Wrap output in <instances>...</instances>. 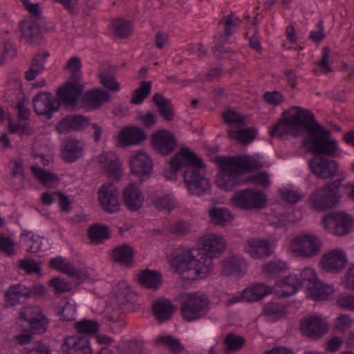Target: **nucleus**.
<instances>
[{
    "label": "nucleus",
    "mask_w": 354,
    "mask_h": 354,
    "mask_svg": "<svg viewBox=\"0 0 354 354\" xmlns=\"http://www.w3.org/2000/svg\"><path fill=\"white\" fill-rule=\"evenodd\" d=\"M218 25L223 24V33L218 32L220 39H230V37L236 32L242 24V20L233 12L224 16L219 21Z\"/></svg>",
    "instance_id": "f704fd0d"
},
{
    "label": "nucleus",
    "mask_w": 354,
    "mask_h": 354,
    "mask_svg": "<svg viewBox=\"0 0 354 354\" xmlns=\"http://www.w3.org/2000/svg\"><path fill=\"white\" fill-rule=\"evenodd\" d=\"M97 194L101 207L105 212L113 214L120 210L119 191L115 185L110 183H104Z\"/></svg>",
    "instance_id": "4468645a"
},
{
    "label": "nucleus",
    "mask_w": 354,
    "mask_h": 354,
    "mask_svg": "<svg viewBox=\"0 0 354 354\" xmlns=\"http://www.w3.org/2000/svg\"><path fill=\"white\" fill-rule=\"evenodd\" d=\"M333 59L330 56V48L328 46H324L322 49L321 59L317 62V65L319 68L322 73L328 75L333 72L332 64Z\"/></svg>",
    "instance_id": "3c124183"
},
{
    "label": "nucleus",
    "mask_w": 354,
    "mask_h": 354,
    "mask_svg": "<svg viewBox=\"0 0 354 354\" xmlns=\"http://www.w3.org/2000/svg\"><path fill=\"white\" fill-rule=\"evenodd\" d=\"M344 288L354 291V264H350L342 281Z\"/></svg>",
    "instance_id": "774afa93"
},
{
    "label": "nucleus",
    "mask_w": 354,
    "mask_h": 354,
    "mask_svg": "<svg viewBox=\"0 0 354 354\" xmlns=\"http://www.w3.org/2000/svg\"><path fill=\"white\" fill-rule=\"evenodd\" d=\"M138 280L142 287L156 291L161 286L162 277L158 271L145 269L138 273Z\"/></svg>",
    "instance_id": "7c9ffc66"
},
{
    "label": "nucleus",
    "mask_w": 354,
    "mask_h": 354,
    "mask_svg": "<svg viewBox=\"0 0 354 354\" xmlns=\"http://www.w3.org/2000/svg\"><path fill=\"white\" fill-rule=\"evenodd\" d=\"M322 223L327 230L337 236L349 234L354 226L353 217L343 211L332 212L323 217Z\"/></svg>",
    "instance_id": "9b49d317"
},
{
    "label": "nucleus",
    "mask_w": 354,
    "mask_h": 354,
    "mask_svg": "<svg viewBox=\"0 0 354 354\" xmlns=\"http://www.w3.org/2000/svg\"><path fill=\"white\" fill-rule=\"evenodd\" d=\"M176 306L167 299H158L152 306L153 315L159 322L170 319L176 310Z\"/></svg>",
    "instance_id": "2f4dec72"
},
{
    "label": "nucleus",
    "mask_w": 354,
    "mask_h": 354,
    "mask_svg": "<svg viewBox=\"0 0 354 354\" xmlns=\"http://www.w3.org/2000/svg\"><path fill=\"white\" fill-rule=\"evenodd\" d=\"M205 168L203 159L188 147H182L170 162V169L175 173L183 171L187 189L192 195L201 196L210 192V183L201 173Z\"/></svg>",
    "instance_id": "f03ea898"
},
{
    "label": "nucleus",
    "mask_w": 354,
    "mask_h": 354,
    "mask_svg": "<svg viewBox=\"0 0 354 354\" xmlns=\"http://www.w3.org/2000/svg\"><path fill=\"white\" fill-rule=\"evenodd\" d=\"M151 91V82L142 81L136 88L130 100L131 104H140L148 97Z\"/></svg>",
    "instance_id": "09e8293b"
},
{
    "label": "nucleus",
    "mask_w": 354,
    "mask_h": 354,
    "mask_svg": "<svg viewBox=\"0 0 354 354\" xmlns=\"http://www.w3.org/2000/svg\"><path fill=\"white\" fill-rule=\"evenodd\" d=\"M49 266L52 269L58 270L62 273L68 275L75 274L73 271L71 270V269H73V265L61 256L52 258L50 260Z\"/></svg>",
    "instance_id": "864d4df0"
},
{
    "label": "nucleus",
    "mask_w": 354,
    "mask_h": 354,
    "mask_svg": "<svg viewBox=\"0 0 354 354\" xmlns=\"http://www.w3.org/2000/svg\"><path fill=\"white\" fill-rule=\"evenodd\" d=\"M223 273L225 275L243 276L247 270V263L245 259L241 257H230L222 262Z\"/></svg>",
    "instance_id": "72a5a7b5"
},
{
    "label": "nucleus",
    "mask_w": 354,
    "mask_h": 354,
    "mask_svg": "<svg viewBox=\"0 0 354 354\" xmlns=\"http://www.w3.org/2000/svg\"><path fill=\"white\" fill-rule=\"evenodd\" d=\"M131 174L142 183L147 180L153 171V160L146 153L139 152L131 157L129 161Z\"/></svg>",
    "instance_id": "f3484780"
},
{
    "label": "nucleus",
    "mask_w": 354,
    "mask_h": 354,
    "mask_svg": "<svg viewBox=\"0 0 354 354\" xmlns=\"http://www.w3.org/2000/svg\"><path fill=\"white\" fill-rule=\"evenodd\" d=\"M214 161L218 168L216 183L220 189L225 191H233L243 183L240 178L243 174L259 168L257 161L250 156H216Z\"/></svg>",
    "instance_id": "7ed1b4c3"
},
{
    "label": "nucleus",
    "mask_w": 354,
    "mask_h": 354,
    "mask_svg": "<svg viewBox=\"0 0 354 354\" xmlns=\"http://www.w3.org/2000/svg\"><path fill=\"white\" fill-rule=\"evenodd\" d=\"M307 109L298 106L283 111L281 117L270 131V136L282 138L288 134L297 136L301 133L303 117Z\"/></svg>",
    "instance_id": "39448f33"
},
{
    "label": "nucleus",
    "mask_w": 354,
    "mask_h": 354,
    "mask_svg": "<svg viewBox=\"0 0 354 354\" xmlns=\"http://www.w3.org/2000/svg\"><path fill=\"white\" fill-rule=\"evenodd\" d=\"M288 269L287 264L281 261H270L263 265L262 271L268 279H274L282 276Z\"/></svg>",
    "instance_id": "ea45409f"
},
{
    "label": "nucleus",
    "mask_w": 354,
    "mask_h": 354,
    "mask_svg": "<svg viewBox=\"0 0 354 354\" xmlns=\"http://www.w3.org/2000/svg\"><path fill=\"white\" fill-rule=\"evenodd\" d=\"M82 61L79 57H71L67 62L66 68L71 72L69 80L80 82L82 75Z\"/></svg>",
    "instance_id": "5fc2aeb1"
},
{
    "label": "nucleus",
    "mask_w": 354,
    "mask_h": 354,
    "mask_svg": "<svg viewBox=\"0 0 354 354\" xmlns=\"http://www.w3.org/2000/svg\"><path fill=\"white\" fill-rule=\"evenodd\" d=\"M31 295V290L21 283L12 285L5 292L4 301L7 307L23 303Z\"/></svg>",
    "instance_id": "393cba45"
},
{
    "label": "nucleus",
    "mask_w": 354,
    "mask_h": 354,
    "mask_svg": "<svg viewBox=\"0 0 354 354\" xmlns=\"http://www.w3.org/2000/svg\"><path fill=\"white\" fill-rule=\"evenodd\" d=\"M328 330L326 322L317 316H310L301 320L300 330L308 337L319 339L326 334Z\"/></svg>",
    "instance_id": "6ab92c4d"
},
{
    "label": "nucleus",
    "mask_w": 354,
    "mask_h": 354,
    "mask_svg": "<svg viewBox=\"0 0 354 354\" xmlns=\"http://www.w3.org/2000/svg\"><path fill=\"white\" fill-rule=\"evenodd\" d=\"M256 133L257 131L252 128L230 129L227 131V136L230 139L237 140L242 145L245 146L254 140Z\"/></svg>",
    "instance_id": "37998d69"
},
{
    "label": "nucleus",
    "mask_w": 354,
    "mask_h": 354,
    "mask_svg": "<svg viewBox=\"0 0 354 354\" xmlns=\"http://www.w3.org/2000/svg\"><path fill=\"white\" fill-rule=\"evenodd\" d=\"M308 164L310 172L317 179L333 181L343 178L344 181L346 178L345 174L339 172V164L336 160L323 156H314Z\"/></svg>",
    "instance_id": "6e6552de"
},
{
    "label": "nucleus",
    "mask_w": 354,
    "mask_h": 354,
    "mask_svg": "<svg viewBox=\"0 0 354 354\" xmlns=\"http://www.w3.org/2000/svg\"><path fill=\"white\" fill-rule=\"evenodd\" d=\"M48 286L53 288L55 294H62L71 290V284L59 277H53L48 281Z\"/></svg>",
    "instance_id": "e2e57ef3"
},
{
    "label": "nucleus",
    "mask_w": 354,
    "mask_h": 354,
    "mask_svg": "<svg viewBox=\"0 0 354 354\" xmlns=\"http://www.w3.org/2000/svg\"><path fill=\"white\" fill-rule=\"evenodd\" d=\"M202 252L193 254L191 249L183 251L174 259V266L181 271L194 270L199 278H205L213 269V259L219 257L226 248L223 236L209 234L200 239Z\"/></svg>",
    "instance_id": "f257e3e1"
},
{
    "label": "nucleus",
    "mask_w": 354,
    "mask_h": 354,
    "mask_svg": "<svg viewBox=\"0 0 354 354\" xmlns=\"http://www.w3.org/2000/svg\"><path fill=\"white\" fill-rule=\"evenodd\" d=\"M75 329L79 334L90 335L100 330V324L97 321L83 319L75 324Z\"/></svg>",
    "instance_id": "603ef678"
},
{
    "label": "nucleus",
    "mask_w": 354,
    "mask_h": 354,
    "mask_svg": "<svg viewBox=\"0 0 354 354\" xmlns=\"http://www.w3.org/2000/svg\"><path fill=\"white\" fill-rule=\"evenodd\" d=\"M343 178L336 180L328 181L326 185L315 189L309 201L313 209L326 211L335 207L339 202L342 195L340 189L343 187Z\"/></svg>",
    "instance_id": "20e7f679"
},
{
    "label": "nucleus",
    "mask_w": 354,
    "mask_h": 354,
    "mask_svg": "<svg viewBox=\"0 0 354 354\" xmlns=\"http://www.w3.org/2000/svg\"><path fill=\"white\" fill-rule=\"evenodd\" d=\"M32 106L35 113L50 120L55 112L59 111L56 97L48 91H40L32 98Z\"/></svg>",
    "instance_id": "ddd939ff"
},
{
    "label": "nucleus",
    "mask_w": 354,
    "mask_h": 354,
    "mask_svg": "<svg viewBox=\"0 0 354 354\" xmlns=\"http://www.w3.org/2000/svg\"><path fill=\"white\" fill-rule=\"evenodd\" d=\"M209 216L214 225L223 227L230 225L234 219L230 211L226 207H212L209 211Z\"/></svg>",
    "instance_id": "58836bf2"
},
{
    "label": "nucleus",
    "mask_w": 354,
    "mask_h": 354,
    "mask_svg": "<svg viewBox=\"0 0 354 354\" xmlns=\"http://www.w3.org/2000/svg\"><path fill=\"white\" fill-rule=\"evenodd\" d=\"M19 28L22 37L29 44H37L42 39L41 28L36 22L21 21L19 23Z\"/></svg>",
    "instance_id": "473e14b6"
},
{
    "label": "nucleus",
    "mask_w": 354,
    "mask_h": 354,
    "mask_svg": "<svg viewBox=\"0 0 354 354\" xmlns=\"http://www.w3.org/2000/svg\"><path fill=\"white\" fill-rule=\"evenodd\" d=\"M88 237L93 245L103 243L110 239L109 227L106 225L95 223L88 229Z\"/></svg>",
    "instance_id": "4c0bfd02"
},
{
    "label": "nucleus",
    "mask_w": 354,
    "mask_h": 354,
    "mask_svg": "<svg viewBox=\"0 0 354 354\" xmlns=\"http://www.w3.org/2000/svg\"><path fill=\"white\" fill-rule=\"evenodd\" d=\"M151 142L153 149L165 156L172 153L177 146V140L174 135L165 129L153 133L151 136Z\"/></svg>",
    "instance_id": "dca6fc26"
},
{
    "label": "nucleus",
    "mask_w": 354,
    "mask_h": 354,
    "mask_svg": "<svg viewBox=\"0 0 354 354\" xmlns=\"http://www.w3.org/2000/svg\"><path fill=\"white\" fill-rule=\"evenodd\" d=\"M339 149V145L337 140L331 138H324L321 145L315 153V156H326L334 157Z\"/></svg>",
    "instance_id": "a18cd8bd"
},
{
    "label": "nucleus",
    "mask_w": 354,
    "mask_h": 354,
    "mask_svg": "<svg viewBox=\"0 0 354 354\" xmlns=\"http://www.w3.org/2000/svg\"><path fill=\"white\" fill-rule=\"evenodd\" d=\"M111 95L107 91L102 88H93L87 91L81 99V106L87 111L100 109L110 100Z\"/></svg>",
    "instance_id": "412c9836"
},
{
    "label": "nucleus",
    "mask_w": 354,
    "mask_h": 354,
    "mask_svg": "<svg viewBox=\"0 0 354 354\" xmlns=\"http://www.w3.org/2000/svg\"><path fill=\"white\" fill-rule=\"evenodd\" d=\"M244 337L236 336L234 333H229L224 339V344L225 346L226 352H234L241 349L244 343Z\"/></svg>",
    "instance_id": "4d7b16f0"
},
{
    "label": "nucleus",
    "mask_w": 354,
    "mask_h": 354,
    "mask_svg": "<svg viewBox=\"0 0 354 354\" xmlns=\"http://www.w3.org/2000/svg\"><path fill=\"white\" fill-rule=\"evenodd\" d=\"M324 270L331 273H339L347 265V257L344 252L334 249L325 254L321 259Z\"/></svg>",
    "instance_id": "aec40b11"
},
{
    "label": "nucleus",
    "mask_w": 354,
    "mask_h": 354,
    "mask_svg": "<svg viewBox=\"0 0 354 354\" xmlns=\"http://www.w3.org/2000/svg\"><path fill=\"white\" fill-rule=\"evenodd\" d=\"M223 119L224 122L228 126H235L236 127H243L246 126L245 118L240 115L236 111L234 110L225 111L223 114Z\"/></svg>",
    "instance_id": "6e6d98bb"
},
{
    "label": "nucleus",
    "mask_w": 354,
    "mask_h": 354,
    "mask_svg": "<svg viewBox=\"0 0 354 354\" xmlns=\"http://www.w3.org/2000/svg\"><path fill=\"white\" fill-rule=\"evenodd\" d=\"M57 313L62 321L70 322L75 319L76 309L74 305L67 301L64 306L57 307Z\"/></svg>",
    "instance_id": "052dcab7"
},
{
    "label": "nucleus",
    "mask_w": 354,
    "mask_h": 354,
    "mask_svg": "<svg viewBox=\"0 0 354 354\" xmlns=\"http://www.w3.org/2000/svg\"><path fill=\"white\" fill-rule=\"evenodd\" d=\"M99 163L103 172L109 177L120 179L122 176V165L113 151H106L99 156Z\"/></svg>",
    "instance_id": "5701e85b"
},
{
    "label": "nucleus",
    "mask_w": 354,
    "mask_h": 354,
    "mask_svg": "<svg viewBox=\"0 0 354 354\" xmlns=\"http://www.w3.org/2000/svg\"><path fill=\"white\" fill-rule=\"evenodd\" d=\"M153 103L157 106L160 115L165 121H172L175 116L172 102L163 95L156 93L152 97Z\"/></svg>",
    "instance_id": "c9c22d12"
},
{
    "label": "nucleus",
    "mask_w": 354,
    "mask_h": 354,
    "mask_svg": "<svg viewBox=\"0 0 354 354\" xmlns=\"http://www.w3.org/2000/svg\"><path fill=\"white\" fill-rule=\"evenodd\" d=\"M306 131L307 135L302 141L304 148L315 154L324 138H330L332 133L330 130L321 126L315 120L313 113L308 110L303 117L301 133Z\"/></svg>",
    "instance_id": "423d86ee"
},
{
    "label": "nucleus",
    "mask_w": 354,
    "mask_h": 354,
    "mask_svg": "<svg viewBox=\"0 0 354 354\" xmlns=\"http://www.w3.org/2000/svg\"><path fill=\"white\" fill-rule=\"evenodd\" d=\"M135 250L127 243L118 245L111 250V258L113 261L126 268L134 266Z\"/></svg>",
    "instance_id": "b1692460"
},
{
    "label": "nucleus",
    "mask_w": 354,
    "mask_h": 354,
    "mask_svg": "<svg viewBox=\"0 0 354 354\" xmlns=\"http://www.w3.org/2000/svg\"><path fill=\"white\" fill-rule=\"evenodd\" d=\"M84 85L80 82L69 80L56 91V102L59 111L60 106L66 110L73 111L77 105L80 97L84 91Z\"/></svg>",
    "instance_id": "9d476101"
},
{
    "label": "nucleus",
    "mask_w": 354,
    "mask_h": 354,
    "mask_svg": "<svg viewBox=\"0 0 354 354\" xmlns=\"http://www.w3.org/2000/svg\"><path fill=\"white\" fill-rule=\"evenodd\" d=\"M88 124V119L82 115H69L62 118L56 125L59 133H66L71 131H78Z\"/></svg>",
    "instance_id": "bb28decb"
},
{
    "label": "nucleus",
    "mask_w": 354,
    "mask_h": 354,
    "mask_svg": "<svg viewBox=\"0 0 354 354\" xmlns=\"http://www.w3.org/2000/svg\"><path fill=\"white\" fill-rule=\"evenodd\" d=\"M122 195L124 203L129 210L137 212L143 206V194L134 184H131L125 187Z\"/></svg>",
    "instance_id": "a878e982"
},
{
    "label": "nucleus",
    "mask_w": 354,
    "mask_h": 354,
    "mask_svg": "<svg viewBox=\"0 0 354 354\" xmlns=\"http://www.w3.org/2000/svg\"><path fill=\"white\" fill-rule=\"evenodd\" d=\"M318 279L315 271L310 268L303 269L300 272L299 277H298L299 283H301V287L306 288L310 285L311 282H315Z\"/></svg>",
    "instance_id": "680f3d73"
},
{
    "label": "nucleus",
    "mask_w": 354,
    "mask_h": 354,
    "mask_svg": "<svg viewBox=\"0 0 354 354\" xmlns=\"http://www.w3.org/2000/svg\"><path fill=\"white\" fill-rule=\"evenodd\" d=\"M61 349L64 354H92L93 353L88 338L82 335L65 337Z\"/></svg>",
    "instance_id": "a211bd4d"
},
{
    "label": "nucleus",
    "mask_w": 354,
    "mask_h": 354,
    "mask_svg": "<svg viewBox=\"0 0 354 354\" xmlns=\"http://www.w3.org/2000/svg\"><path fill=\"white\" fill-rule=\"evenodd\" d=\"M279 286L281 288L280 295L288 297L297 292L301 283L296 275L290 274L279 282Z\"/></svg>",
    "instance_id": "a19ab883"
},
{
    "label": "nucleus",
    "mask_w": 354,
    "mask_h": 354,
    "mask_svg": "<svg viewBox=\"0 0 354 354\" xmlns=\"http://www.w3.org/2000/svg\"><path fill=\"white\" fill-rule=\"evenodd\" d=\"M30 170L37 180L43 185L48 183H55L59 180L58 176L53 172L46 170L38 165H32Z\"/></svg>",
    "instance_id": "49530a36"
},
{
    "label": "nucleus",
    "mask_w": 354,
    "mask_h": 354,
    "mask_svg": "<svg viewBox=\"0 0 354 354\" xmlns=\"http://www.w3.org/2000/svg\"><path fill=\"white\" fill-rule=\"evenodd\" d=\"M100 78V82L104 87L113 91H118L120 90V84L113 75L108 73H101Z\"/></svg>",
    "instance_id": "0e129e2a"
},
{
    "label": "nucleus",
    "mask_w": 354,
    "mask_h": 354,
    "mask_svg": "<svg viewBox=\"0 0 354 354\" xmlns=\"http://www.w3.org/2000/svg\"><path fill=\"white\" fill-rule=\"evenodd\" d=\"M337 303L341 308L354 310V295H342L337 299Z\"/></svg>",
    "instance_id": "338daca9"
},
{
    "label": "nucleus",
    "mask_w": 354,
    "mask_h": 354,
    "mask_svg": "<svg viewBox=\"0 0 354 354\" xmlns=\"http://www.w3.org/2000/svg\"><path fill=\"white\" fill-rule=\"evenodd\" d=\"M272 292L273 288L272 286H266L262 283H257L244 289L240 297L241 300L250 303L260 301Z\"/></svg>",
    "instance_id": "cd10ccee"
},
{
    "label": "nucleus",
    "mask_w": 354,
    "mask_h": 354,
    "mask_svg": "<svg viewBox=\"0 0 354 354\" xmlns=\"http://www.w3.org/2000/svg\"><path fill=\"white\" fill-rule=\"evenodd\" d=\"M245 251L254 259H267L273 252L269 241L260 238L249 239L245 243Z\"/></svg>",
    "instance_id": "4be33fe9"
},
{
    "label": "nucleus",
    "mask_w": 354,
    "mask_h": 354,
    "mask_svg": "<svg viewBox=\"0 0 354 354\" xmlns=\"http://www.w3.org/2000/svg\"><path fill=\"white\" fill-rule=\"evenodd\" d=\"M146 138L147 136L145 131L136 126L125 127L120 131L119 134V140L123 146L138 145Z\"/></svg>",
    "instance_id": "c756f323"
},
{
    "label": "nucleus",
    "mask_w": 354,
    "mask_h": 354,
    "mask_svg": "<svg viewBox=\"0 0 354 354\" xmlns=\"http://www.w3.org/2000/svg\"><path fill=\"white\" fill-rule=\"evenodd\" d=\"M245 182L260 185L263 187H266L270 183L269 176L266 171H260L254 176H249Z\"/></svg>",
    "instance_id": "69168bd1"
},
{
    "label": "nucleus",
    "mask_w": 354,
    "mask_h": 354,
    "mask_svg": "<svg viewBox=\"0 0 354 354\" xmlns=\"http://www.w3.org/2000/svg\"><path fill=\"white\" fill-rule=\"evenodd\" d=\"M83 151V145L79 140L71 138L64 142L61 156L65 162L72 163L82 156Z\"/></svg>",
    "instance_id": "c85d7f7f"
},
{
    "label": "nucleus",
    "mask_w": 354,
    "mask_h": 354,
    "mask_svg": "<svg viewBox=\"0 0 354 354\" xmlns=\"http://www.w3.org/2000/svg\"><path fill=\"white\" fill-rule=\"evenodd\" d=\"M322 246L320 239L312 234L297 235L292 239L290 243L292 252L304 258L317 256L321 252Z\"/></svg>",
    "instance_id": "f8f14e48"
},
{
    "label": "nucleus",
    "mask_w": 354,
    "mask_h": 354,
    "mask_svg": "<svg viewBox=\"0 0 354 354\" xmlns=\"http://www.w3.org/2000/svg\"><path fill=\"white\" fill-rule=\"evenodd\" d=\"M228 41L229 39H225V38L220 39L218 33L213 36L214 45L212 48V53L215 57L222 58L223 55L232 52L231 48L224 46V44Z\"/></svg>",
    "instance_id": "bf43d9fd"
},
{
    "label": "nucleus",
    "mask_w": 354,
    "mask_h": 354,
    "mask_svg": "<svg viewBox=\"0 0 354 354\" xmlns=\"http://www.w3.org/2000/svg\"><path fill=\"white\" fill-rule=\"evenodd\" d=\"M17 267L19 270L24 271L27 274L41 273L39 263L31 259L24 258L18 261Z\"/></svg>",
    "instance_id": "13d9d810"
},
{
    "label": "nucleus",
    "mask_w": 354,
    "mask_h": 354,
    "mask_svg": "<svg viewBox=\"0 0 354 354\" xmlns=\"http://www.w3.org/2000/svg\"><path fill=\"white\" fill-rule=\"evenodd\" d=\"M209 310V299L207 295L203 292H188L180 303L182 317L188 322L199 320Z\"/></svg>",
    "instance_id": "0eeeda50"
},
{
    "label": "nucleus",
    "mask_w": 354,
    "mask_h": 354,
    "mask_svg": "<svg viewBox=\"0 0 354 354\" xmlns=\"http://www.w3.org/2000/svg\"><path fill=\"white\" fill-rule=\"evenodd\" d=\"M232 204L245 210L263 208L267 198L266 194L254 189H243L236 191L231 198Z\"/></svg>",
    "instance_id": "1a4fd4ad"
},
{
    "label": "nucleus",
    "mask_w": 354,
    "mask_h": 354,
    "mask_svg": "<svg viewBox=\"0 0 354 354\" xmlns=\"http://www.w3.org/2000/svg\"><path fill=\"white\" fill-rule=\"evenodd\" d=\"M286 313V306L280 302L269 301L264 304L262 314L272 321H277Z\"/></svg>",
    "instance_id": "c03bdc74"
},
{
    "label": "nucleus",
    "mask_w": 354,
    "mask_h": 354,
    "mask_svg": "<svg viewBox=\"0 0 354 354\" xmlns=\"http://www.w3.org/2000/svg\"><path fill=\"white\" fill-rule=\"evenodd\" d=\"M310 284L306 288V295L308 298L315 301L326 300L331 293L330 287L324 283L319 279Z\"/></svg>",
    "instance_id": "e433bc0d"
},
{
    "label": "nucleus",
    "mask_w": 354,
    "mask_h": 354,
    "mask_svg": "<svg viewBox=\"0 0 354 354\" xmlns=\"http://www.w3.org/2000/svg\"><path fill=\"white\" fill-rule=\"evenodd\" d=\"M20 318L28 323L30 330L32 334L42 335L48 329V319L38 308H26L20 313Z\"/></svg>",
    "instance_id": "2eb2a0df"
},
{
    "label": "nucleus",
    "mask_w": 354,
    "mask_h": 354,
    "mask_svg": "<svg viewBox=\"0 0 354 354\" xmlns=\"http://www.w3.org/2000/svg\"><path fill=\"white\" fill-rule=\"evenodd\" d=\"M156 343L165 346L175 354H179L184 350L180 341L171 335L159 336L156 339Z\"/></svg>",
    "instance_id": "8fccbe9b"
},
{
    "label": "nucleus",
    "mask_w": 354,
    "mask_h": 354,
    "mask_svg": "<svg viewBox=\"0 0 354 354\" xmlns=\"http://www.w3.org/2000/svg\"><path fill=\"white\" fill-rule=\"evenodd\" d=\"M152 204L158 211L167 213H169L176 207L174 196L171 194L157 197L152 201Z\"/></svg>",
    "instance_id": "de8ad7c7"
},
{
    "label": "nucleus",
    "mask_w": 354,
    "mask_h": 354,
    "mask_svg": "<svg viewBox=\"0 0 354 354\" xmlns=\"http://www.w3.org/2000/svg\"><path fill=\"white\" fill-rule=\"evenodd\" d=\"M132 29L131 22L124 18L118 17L112 21L111 30L117 38L124 39L130 37Z\"/></svg>",
    "instance_id": "79ce46f5"
}]
</instances>
